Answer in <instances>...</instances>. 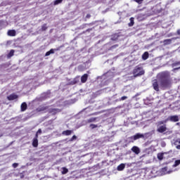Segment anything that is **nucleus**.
I'll return each mask as SVG.
<instances>
[{"mask_svg":"<svg viewBox=\"0 0 180 180\" xmlns=\"http://www.w3.org/2000/svg\"><path fill=\"white\" fill-rule=\"evenodd\" d=\"M171 76L168 72H162L158 75V79L153 80L152 86L156 92L160 91V86L162 89L171 88L172 82H171Z\"/></svg>","mask_w":180,"mask_h":180,"instance_id":"1","label":"nucleus"},{"mask_svg":"<svg viewBox=\"0 0 180 180\" xmlns=\"http://www.w3.org/2000/svg\"><path fill=\"white\" fill-rule=\"evenodd\" d=\"M132 74L134 78H137V77H141L142 75H144V74H146V71L144 70L142 66L136 65L134 68Z\"/></svg>","mask_w":180,"mask_h":180,"instance_id":"2","label":"nucleus"},{"mask_svg":"<svg viewBox=\"0 0 180 180\" xmlns=\"http://www.w3.org/2000/svg\"><path fill=\"white\" fill-rule=\"evenodd\" d=\"M167 122H179V116L178 115H171L169 116L167 120L165 121V123H167Z\"/></svg>","mask_w":180,"mask_h":180,"instance_id":"3","label":"nucleus"},{"mask_svg":"<svg viewBox=\"0 0 180 180\" xmlns=\"http://www.w3.org/2000/svg\"><path fill=\"white\" fill-rule=\"evenodd\" d=\"M61 112V110L58 108H51L49 109V113H51L53 115H57V113H60Z\"/></svg>","mask_w":180,"mask_h":180,"instance_id":"4","label":"nucleus"},{"mask_svg":"<svg viewBox=\"0 0 180 180\" xmlns=\"http://www.w3.org/2000/svg\"><path fill=\"white\" fill-rule=\"evenodd\" d=\"M120 37V33H115L112 35H111L110 40L112 41H117L119 40V37Z\"/></svg>","mask_w":180,"mask_h":180,"instance_id":"5","label":"nucleus"},{"mask_svg":"<svg viewBox=\"0 0 180 180\" xmlns=\"http://www.w3.org/2000/svg\"><path fill=\"white\" fill-rule=\"evenodd\" d=\"M59 50H60V48L51 49H50V51H47L45 53V57H49V56H50V54H54V51H58Z\"/></svg>","mask_w":180,"mask_h":180,"instance_id":"6","label":"nucleus"},{"mask_svg":"<svg viewBox=\"0 0 180 180\" xmlns=\"http://www.w3.org/2000/svg\"><path fill=\"white\" fill-rule=\"evenodd\" d=\"M131 150L132 151V153H134V154H136V155H139V154H140L141 153L140 148H139L138 146H133L131 148Z\"/></svg>","mask_w":180,"mask_h":180,"instance_id":"7","label":"nucleus"},{"mask_svg":"<svg viewBox=\"0 0 180 180\" xmlns=\"http://www.w3.org/2000/svg\"><path fill=\"white\" fill-rule=\"evenodd\" d=\"M19 98V96L15 94H11L10 96H7L8 101H15V99H18Z\"/></svg>","mask_w":180,"mask_h":180,"instance_id":"8","label":"nucleus"},{"mask_svg":"<svg viewBox=\"0 0 180 180\" xmlns=\"http://www.w3.org/2000/svg\"><path fill=\"white\" fill-rule=\"evenodd\" d=\"M79 82V76L75 77L72 81L70 82V85H75Z\"/></svg>","mask_w":180,"mask_h":180,"instance_id":"9","label":"nucleus"},{"mask_svg":"<svg viewBox=\"0 0 180 180\" xmlns=\"http://www.w3.org/2000/svg\"><path fill=\"white\" fill-rule=\"evenodd\" d=\"M7 34L10 36L11 37H15L16 36V30H9L7 32Z\"/></svg>","mask_w":180,"mask_h":180,"instance_id":"10","label":"nucleus"},{"mask_svg":"<svg viewBox=\"0 0 180 180\" xmlns=\"http://www.w3.org/2000/svg\"><path fill=\"white\" fill-rule=\"evenodd\" d=\"M157 131H158L159 133H164L165 131H167V125L160 126L157 129Z\"/></svg>","mask_w":180,"mask_h":180,"instance_id":"11","label":"nucleus"},{"mask_svg":"<svg viewBox=\"0 0 180 180\" xmlns=\"http://www.w3.org/2000/svg\"><path fill=\"white\" fill-rule=\"evenodd\" d=\"M88 74H84L81 77V82L82 84H85L86 81H88Z\"/></svg>","mask_w":180,"mask_h":180,"instance_id":"12","label":"nucleus"},{"mask_svg":"<svg viewBox=\"0 0 180 180\" xmlns=\"http://www.w3.org/2000/svg\"><path fill=\"white\" fill-rule=\"evenodd\" d=\"M144 137V135L141 134H136V135L131 137L133 140H139V139H143Z\"/></svg>","mask_w":180,"mask_h":180,"instance_id":"13","label":"nucleus"},{"mask_svg":"<svg viewBox=\"0 0 180 180\" xmlns=\"http://www.w3.org/2000/svg\"><path fill=\"white\" fill-rule=\"evenodd\" d=\"M73 131L72 130H65L62 132L63 136H71L72 134Z\"/></svg>","mask_w":180,"mask_h":180,"instance_id":"14","label":"nucleus"},{"mask_svg":"<svg viewBox=\"0 0 180 180\" xmlns=\"http://www.w3.org/2000/svg\"><path fill=\"white\" fill-rule=\"evenodd\" d=\"M21 112H25L27 109V104L26 103H22L20 105Z\"/></svg>","mask_w":180,"mask_h":180,"instance_id":"15","label":"nucleus"},{"mask_svg":"<svg viewBox=\"0 0 180 180\" xmlns=\"http://www.w3.org/2000/svg\"><path fill=\"white\" fill-rule=\"evenodd\" d=\"M46 109H49V107L47 106H39L38 108H37V112H43L44 110H46Z\"/></svg>","mask_w":180,"mask_h":180,"instance_id":"16","label":"nucleus"},{"mask_svg":"<svg viewBox=\"0 0 180 180\" xmlns=\"http://www.w3.org/2000/svg\"><path fill=\"white\" fill-rule=\"evenodd\" d=\"M126 168V165L122 163L120 165L117 166V171H123Z\"/></svg>","mask_w":180,"mask_h":180,"instance_id":"17","label":"nucleus"},{"mask_svg":"<svg viewBox=\"0 0 180 180\" xmlns=\"http://www.w3.org/2000/svg\"><path fill=\"white\" fill-rule=\"evenodd\" d=\"M171 43H172V39H165L163 41V44L165 46H168V44H171Z\"/></svg>","mask_w":180,"mask_h":180,"instance_id":"18","label":"nucleus"},{"mask_svg":"<svg viewBox=\"0 0 180 180\" xmlns=\"http://www.w3.org/2000/svg\"><path fill=\"white\" fill-rule=\"evenodd\" d=\"M32 146L34 147H37L39 146V140L37 139H34L32 141Z\"/></svg>","mask_w":180,"mask_h":180,"instance_id":"19","label":"nucleus"},{"mask_svg":"<svg viewBox=\"0 0 180 180\" xmlns=\"http://www.w3.org/2000/svg\"><path fill=\"white\" fill-rule=\"evenodd\" d=\"M62 175H65V174H68V169L67 167H62Z\"/></svg>","mask_w":180,"mask_h":180,"instance_id":"20","label":"nucleus"},{"mask_svg":"<svg viewBox=\"0 0 180 180\" xmlns=\"http://www.w3.org/2000/svg\"><path fill=\"white\" fill-rule=\"evenodd\" d=\"M129 20H130V22L128 25H129V27H131V26L134 25V18H133V17L129 19Z\"/></svg>","mask_w":180,"mask_h":180,"instance_id":"21","label":"nucleus"},{"mask_svg":"<svg viewBox=\"0 0 180 180\" xmlns=\"http://www.w3.org/2000/svg\"><path fill=\"white\" fill-rule=\"evenodd\" d=\"M148 57H149V54H148V51L145 52V53L142 55V58H143V60H147V59L148 58Z\"/></svg>","mask_w":180,"mask_h":180,"instance_id":"22","label":"nucleus"},{"mask_svg":"<svg viewBox=\"0 0 180 180\" xmlns=\"http://www.w3.org/2000/svg\"><path fill=\"white\" fill-rule=\"evenodd\" d=\"M94 122H96V117H91L87 120V123H94Z\"/></svg>","mask_w":180,"mask_h":180,"instance_id":"23","label":"nucleus"},{"mask_svg":"<svg viewBox=\"0 0 180 180\" xmlns=\"http://www.w3.org/2000/svg\"><path fill=\"white\" fill-rule=\"evenodd\" d=\"M41 30L42 32H46V30H47V24H44V25L41 26Z\"/></svg>","mask_w":180,"mask_h":180,"instance_id":"24","label":"nucleus"},{"mask_svg":"<svg viewBox=\"0 0 180 180\" xmlns=\"http://www.w3.org/2000/svg\"><path fill=\"white\" fill-rule=\"evenodd\" d=\"M15 54V50L12 49L10 51L9 53L8 54V57H13Z\"/></svg>","mask_w":180,"mask_h":180,"instance_id":"25","label":"nucleus"},{"mask_svg":"<svg viewBox=\"0 0 180 180\" xmlns=\"http://www.w3.org/2000/svg\"><path fill=\"white\" fill-rule=\"evenodd\" d=\"M158 158L161 161L164 158V153H158Z\"/></svg>","mask_w":180,"mask_h":180,"instance_id":"26","label":"nucleus"},{"mask_svg":"<svg viewBox=\"0 0 180 180\" xmlns=\"http://www.w3.org/2000/svg\"><path fill=\"white\" fill-rule=\"evenodd\" d=\"M180 165V160H175L174 164L173 165V167H178V165Z\"/></svg>","mask_w":180,"mask_h":180,"instance_id":"27","label":"nucleus"},{"mask_svg":"<svg viewBox=\"0 0 180 180\" xmlns=\"http://www.w3.org/2000/svg\"><path fill=\"white\" fill-rule=\"evenodd\" d=\"M61 2H63V0H55L53 2V5H58L60 4H61Z\"/></svg>","mask_w":180,"mask_h":180,"instance_id":"28","label":"nucleus"},{"mask_svg":"<svg viewBox=\"0 0 180 180\" xmlns=\"http://www.w3.org/2000/svg\"><path fill=\"white\" fill-rule=\"evenodd\" d=\"M89 127H91V129L92 130H94V129H96V127H98V125L94 124H91L89 125Z\"/></svg>","mask_w":180,"mask_h":180,"instance_id":"29","label":"nucleus"},{"mask_svg":"<svg viewBox=\"0 0 180 180\" xmlns=\"http://www.w3.org/2000/svg\"><path fill=\"white\" fill-rule=\"evenodd\" d=\"M178 144H180V139L174 140V145L177 146Z\"/></svg>","mask_w":180,"mask_h":180,"instance_id":"30","label":"nucleus"},{"mask_svg":"<svg viewBox=\"0 0 180 180\" xmlns=\"http://www.w3.org/2000/svg\"><path fill=\"white\" fill-rule=\"evenodd\" d=\"M92 25H94V22L86 23L83 26L85 27V26H92Z\"/></svg>","mask_w":180,"mask_h":180,"instance_id":"31","label":"nucleus"},{"mask_svg":"<svg viewBox=\"0 0 180 180\" xmlns=\"http://www.w3.org/2000/svg\"><path fill=\"white\" fill-rule=\"evenodd\" d=\"M127 99V96H124L120 98V101H126Z\"/></svg>","mask_w":180,"mask_h":180,"instance_id":"32","label":"nucleus"},{"mask_svg":"<svg viewBox=\"0 0 180 180\" xmlns=\"http://www.w3.org/2000/svg\"><path fill=\"white\" fill-rule=\"evenodd\" d=\"M74 140H77V136L74 135L70 140V141H74Z\"/></svg>","mask_w":180,"mask_h":180,"instance_id":"33","label":"nucleus"},{"mask_svg":"<svg viewBox=\"0 0 180 180\" xmlns=\"http://www.w3.org/2000/svg\"><path fill=\"white\" fill-rule=\"evenodd\" d=\"M12 166H13V168H18V167H19V164L18 163H13Z\"/></svg>","mask_w":180,"mask_h":180,"instance_id":"34","label":"nucleus"},{"mask_svg":"<svg viewBox=\"0 0 180 180\" xmlns=\"http://www.w3.org/2000/svg\"><path fill=\"white\" fill-rule=\"evenodd\" d=\"M143 1L144 0H134V1L136 2V4H143Z\"/></svg>","mask_w":180,"mask_h":180,"instance_id":"35","label":"nucleus"},{"mask_svg":"<svg viewBox=\"0 0 180 180\" xmlns=\"http://www.w3.org/2000/svg\"><path fill=\"white\" fill-rule=\"evenodd\" d=\"M42 131H41V129H39L38 131H37V134H41Z\"/></svg>","mask_w":180,"mask_h":180,"instance_id":"36","label":"nucleus"},{"mask_svg":"<svg viewBox=\"0 0 180 180\" xmlns=\"http://www.w3.org/2000/svg\"><path fill=\"white\" fill-rule=\"evenodd\" d=\"M90 18H91V14H87L86 15V19H90Z\"/></svg>","mask_w":180,"mask_h":180,"instance_id":"37","label":"nucleus"},{"mask_svg":"<svg viewBox=\"0 0 180 180\" xmlns=\"http://www.w3.org/2000/svg\"><path fill=\"white\" fill-rule=\"evenodd\" d=\"M34 139H36L37 140V139H39V134H37V132L35 134V137Z\"/></svg>","mask_w":180,"mask_h":180,"instance_id":"38","label":"nucleus"},{"mask_svg":"<svg viewBox=\"0 0 180 180\" xmlns=\"http://www.w3.org/2000/svg\"><path fill=\"white\" fill-rule=\"evenodd\" d=\"M92 31V28L87 29L84 32Z\"/></svg>","mask_w":180,"mask_h":180,"instance_id":"39","label":"nucleus"},{"mask_svg":"<svg viewBox=\"0 0 180 180\" xmlns=\"http://www.w3.org/2000/svg\"><path fill=\"white\" fill-rule=\"evenodd\" d=\"M176 150H180V145H177V146H176Z\"/></svg>","mask_w":180,"mask_h":180,"instance_id":"40","label":"nucleus"},{"mask_svg":"<svg viewBox=\"0 0 180 180\" xmlns=\"http://www.w3.org/2000/svg\"><path fill=\"white\" fill-rule=\"evenodd\" d=\"M179 64H180V62H177V63H174V65H179Z\"/></svg>","mask_w":180,"mask_h":180,"instance_id":"41","label":"nucleus"},{"mask_svg":"<svg viewBox=\"0 0 180 180\" xmlns=\"http://www.w3.org/2000/svg\"><path fill=\"white\" fill-rule=\"evenodd\" d=\"M160 124H164V121H161Z\"/></svg>","mask_w":180,"mask_h":180,"instance_id":"42","label":"nucleus"},{"mask_svg":"<svg viewBox=\"0 0 180 180\" xmlns=\"http://www.w3.org/2000/svg\"><path fill=\"white\" fill-rule=\"evenodd\" d=\"M178 34H180L179 30L177 31Z\"/></svg>","mask_w":180,"mask_h":180,"instance_id":"43","label":"nucleus"},{"mask_svg":"<svg viewBox=\"0 0 180 180\" xmlns=\"http://www.w3.org/2000/svg\"><path fill=\"white\" fill-rule=\"evenodd\" d=\"M0 23H2V22H1V21H0Z\"/></svg>","mask_w":180,"mask_h":180,"instance_id":"44","label":"nucleus"}]
</instances>
